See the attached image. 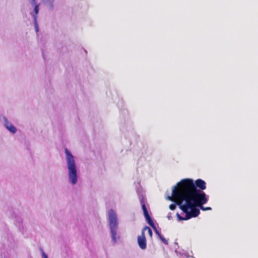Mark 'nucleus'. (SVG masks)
I'll list each match as a JSON object with an SVG mask.
<instances>
[{
  "mask_svg": "<svg viewBox=\"0 0 258 258\" xmlns=\"http://www.w3.org/2000/svg\"><path fill=\"white\" fill-rule=\"evenodd\" d=\"M209 196L204 191L197 189L195 187L192 189L188 200H183L181 210L185 213V216L182 217L177 213L178 221L187 220L192 217H197L200 213V208L203 211L211 210V207H204L203 205L208 201Z\"/></svg>",
  "mask_w": 258,
  "mask_h": 258,
  "instance_id": "nucleus-1",
  "label": "nucleus"
},
{
  "mask_svg": "<svg viewBox=\"0 0 258 258\" xmlns=\"http://www.w3.org/2000/svg\"><path fill=\"white\" fill-rule=\"evenodd\" d=\"M195 187L194 180L189 178L182 179L176 186L172 187V196H168L166 200L175 202L181 209L182 201L188 200L192 189Z\"/></svg>",
  "mask_w": 258,
  "mask_h": 258,
  "instance_id": "nucleus-2",
  "label": "nucleus"
},
{
  "mask_svg": "<svg viewBox=\"0 0 258 258\" xmlns=\"http://www.w3.org/2000/svg\"><path fill=\"white\" fill-rule=\"evenodd\" d=\"M65 160L68 170V182L72 186L78 182V168L75 161V157L67 148L64 149Z\"/></svg>",
  "mask_w": 258,
  "mask_h": 258,
  "instance_id": "nucleus-3",
  "label": "nucleus"
},
{
  "mask_svg": "<svg viewBox=\"0 0 258 258\" xmlns=\"http://www.w3.org/2000/svg\"><path fill=\"white\" fill-rule=\"evenodd\" d=\"M108 224L112 241L113 243H116L120 238V236L117 233L119 222L117 214L112 209L109 210L108 212Z\"/></svg>",
  "mask_w": 258,
  "mask_h": 258,
  "instance_id": "nucleus-4",
  "label": "nucleus"
},
{
  "mask_svg": "<svg viewBox=\"0 0 258 258\" xmlns=\"http://www.w3.org/2000/svg\"><path fill=\"white\" fill-rule=\"evenodd\" d=\"M136 191L138 196V198L143 211L144 216L149 224H152V220L149 215L147 208L146 207L147 199L145 196V192L142 189L139 183L136 187Z\"/></svg>",
  "mask_w": 258,
  "mask_h": 258,
  "instance_id": "nucleus-5",
  "label": "nucleus"
},
{
  "mask_svg": "<svg viewBox=\"0 0 258 258\" xmlns=\"http://www.w3.org/2000/svg\"><path fill=\"white\" fill-rule=\"evenodd\" d=\"M0 122L3 124L5 128L11 134H15L17 133V128L12 124L6 116L4 115H1Z\"/></svg>",
  "mask_w": 258,
  "mask_h": 258,
  "instance_id": "nucleus-6",
  "label": "nucleus"
},
{
  "mask_svg": "<svg viewBox=\"0 0 258 258\" xmlns=\"http://www.w3.org/2000/svg\"><path fill=\"white\" fill-rule=\"evenodd\" d=\"M39 11V5H36L34 8L33 10L30 12V14L32 16L33 20L35 30L37 33L39 31V26L37 22V15Z\"/></svg>",
  "mask_w": 258,
  "mask_h": 258,
  "instance_id": "nucleus-7",
  "label": "nucleus"
},
{
  "mask_svg": "<svg viewBox=\"0 0 258 258\" xmlns=\"http://www.w3.org/2000/svg\"><path fill=\"white\" fill-rule=\"evenodd\" d=\"M138 243L142 249L146 248V239L144 232H142V235L138 237Z\"/></svg>",
  "mask_w": 258,
  "mask_h": 258,
  "instance_id": "nucleus-8",
  "label": "nucleus"
},
{
  "mask_svg": "<svg viewBox=\"0 0 258 258\" xmlns=\"http://www.w3.org/2000/svg\"><path fill=\"white\" fill-rule=\"evenodd\" d=\"M43 4L50 11H53L55 7V0H41Z\"/></svg>",
  "mask_w": 258,
  "mask_h": 258,
  "instance_id": "nucleus-9",
  "label": "nucleus"
},
{
  "mask_svg": "<svg viewBox=\"0 0 258 258\" xmlns=\"http://www.w3.org/2000/svg\"><path fill=\"white\" fill-rule=\"evenodd\" d=\"M194 182L197 189H198L197 187H199L201 189L200 190L202 191V190H204L206 188V183L202 179H198L195 182L194 181Z\"/></svg>",
  "mask_w": 258,
  "mask_h": 258,
  "instance_id": "nucleus-10",
  "label": "nucleus"
},
{
  "mask_svg": "<svg viewBox=\"0 0 258 258\" xmlns=\"http://www.w3.org/2000/svg\"><path fill=\"white\" fill-rule=\"evenodd\" d=\"M175 252L177 255H180L181 258H188L189 256L188 253L184 250H176Z\"/></svg>",
  "mask_w": 258,
  "mask_h": 258,
  "instance_id": "nucleus-11",
  "label": "nucleus"
},
{
  "mask_svg": "<svg viewBox=\"0 0 258 258\" xmlns=\"http://www.w3.org/2000/svg\"><path fill=\"white\" fill-rule=\"evenodd\" d=\"M146 230L148 231V233L149 235L150 236V237H152V231L151 229L148 226H146L143 229L142 232H144L145 233V231Z\"/></svg>",
  "mask_w": 258,
  "mask_h": 258,
  "instance_id": "nucleus-12",
  "label": "nucleus"
},
{
  "mask_svg": "<svg viewBox=\"0 0 258 258\" xmlns=\"http://www.w3.org/2000/svg\"><path fill=\"white\" fill-rule=\"evenodd\" d=\"M152 227V228L154 229L155 232L156 233V234L158 235V236L159 237V234H161L158 231V230L157 229V228H156L153 222L152 221V224L151 223V224H149Z\"/></svg>",
  "mask_w": 258,
  "mask_h": 258,
  "instance_id": "nucleus-13",
  "label": "nucleus"
},
{
  "mask_svg": "<svg viewBox=\"0 0 258 258\" xmlns=\"http://www.w3.org/2000/svg\"><path fill=\"white\" fill-rule=\"evenodd\" d=\"M159 238L165 244H168L167 240L161 234H159Z\"/></svg>",
  "mask_w": 258,
  "mask_h": 258,
  "instance_id": "nucleus-14",
  "label": "nucleus"
},
{
  "mask_svg": "<svg viewBox=\"0 0 258 258\" xmlns=\"http://www.w3.org/2000/svg\"><path fill=\"white\" fill-rule=\"evenodd\" d=\"M176 208V204H171L169 206V208L171 210H175Z\"/></svg>",
  "mask_w": 258,
  "mask_h": 258,
  "instance_id": "nucleus-15",
  "label": "nucleus"
},
{
  "mask_svg": "<svg viewBox=\"0 0 258 258\" xmlns=\"http://www.w3.org/2000/svg\"><path fill=\"white\" fill-rule=\"evenodd\" d=\"M41 251L42 253V258H48L47 255L45 253V252L42 249H41Z\"/></svg>",
  "mask_w": 258,
  "mask_h": 258,
  "instance_id": "nucleus-16",
  "label": "nucleus"
},
{
  "mask_svg": "<svg viewBox=\"0 0 258 258\" xmlns=\"http://www.w3.org/2000/svg\"><path fill=\"white\" fill-rule=\"evenodd\" d=\"M30 2V3L32 5H34V7L36 6V5H37L36 3V0H29Z\"/></svg>",
  "mask_w": 258,
  "mask_h": 258,
  "instance_id": "nucleus-17",
  "label": "nucleus"
},
{
  "mask_svg": "<svg viewBox=\"0 0 258 258\" xmlns=\"http://www.w3.org/2000/svg\"><path fill=\"white\" fill-rule=\"evenodd\" d=\"M167 218L168 219V220H170L171 219V213H168V214L167 215Z\"/></svg>",
  "mask_w": 258,
  "mask_h": 258,
  "instance_id": "nucleus-18",
  "label": "nucleus"
},
{
  "mask_svg": "<svg viewBox=\"0 0 258 258\" xmlns=\"http://www.w3.org/2000/svg\"><path fill=\"white\" fill-rule=\"evenodd\" d=\"M194 258H195V257H194Z\"/></svg>",
  "mask_w": 258,
  "mask_h": 258,
  "instance_id": "nucleus-19",
  "label": "nucleus"
}]
</instances>
